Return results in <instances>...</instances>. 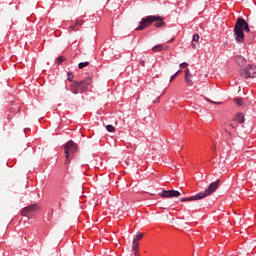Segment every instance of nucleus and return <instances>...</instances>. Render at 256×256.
I'll return each instance as SVG.
<instances>
[{
	"instance_id": "1",
	"label": "nucleus",
	"mask_w": 256,
	"mask_h": 256,
	"mask_svg": "<svg viewBox=\"0 0 256 256\" xmlns=\"http://www.w3.org/2000/svg\"><path fill=\"white\" fill-rule=\"evenodd\" d=\"M251 33L249 23L243 17H238L234 26V38L237 43H243L245 41V32Z\"/></svg>"
},
{
	"instance_id": "2",
	"label": "nucleus",
	"mask_w": 256,
	"mask_h": 256,
	"mask_svg": "<svg viewBox=\"0 0 256 256\" xmlns=\"http://www.w3.org/2000/svg\"><path fill=\"white\" fill-rule=\"evenodd\" d=\"M91 83H93V80L91 78H86L82 81H74L72 84H70L69 91L73 93V95H79V93H85L89 87H91Z\"/></svg>"
},
{
	"instance_id": "3",
	"label": "nucleus",
	"mask_w": 256,
	"mask_h": 256,
	"mask_svg": "<svg viewBox=\"0 0 256 256\" xmlns=\"http://www.w3.org/2000/svg\"><path fill=\"white\" fill-rule=\"evenodd\" d=\"M242 79H255L256 77V66L253 64L247 65L245 68L239 71Z\"/></svg>"
},
{
	"instance_id": "4",
	"label": "nucleus",
	"mask_w": 256,
	"mask_h": 256,
	"mask_svg": "<svg viewBox=\"0 0 256 256\" xmlns=\"http://www.w3.org/2000/svg\"><path fill=\"white\" fill-rule=\"evenodd\" d=\"M155 15L145 16L141 19L139 26L135 29L136 31H143L147 27H151L155 23Z\"/></svg>"
},
{
	"instance_id": "5",
	"label": "nucleus",
	"mask_w": 256,
	"mask_h": 256,
	"mask_svg": "<svg viewBox=\"0 0 256 256\" xmlns=\"http://www.w3.org/2000/svg\"><path fill=\"white\" fill-rule=\"evenodd\" d=\"M77 149H78L77 144H75L73 140L68 141L64 145L65 157H67L68 159L69 157H73L77 153Z\"/></svg>"
},
{
	"instance_id": "6",
	"label": "nucleus",
	"mask_w": 256,
	"mask_h": 256,
	"mask_svg": "<svg viewBox=\"0 0 256 256\" xmlns=\"http://www.w3.org/2000/svg\"><path fill=\"white\" fill-rule=\"evenodd\" d=\"M220 183L221 180L212 182L209 184L208 188H206L204 192H199L198 194L203 195L202 199H205V197H208V195H212V193H215L217 191Z\"/></svg>"
},
{
	"instance_id": "7",
	"label": "nucleus",
	"mask_w": 256,
	"mask_h": 256,
	"mask_svg": "<svg viewBox=\"0 0 256 256\" xmlns=\"http://www.w3.org/2000/svg\"><path fill=\"white\" fill-rule=\"evenodd\" d=\"M37 211H39V206L37 204L30 205L22 209L21 215L22 217H27V219H29V217H33Z\"/></svg>"
},
{
	"instance_id": "8",
	"label": "nucleus",
	"mask_w": 256,
	"mask_h": 256,
	"mask_svg": "<svg viewBox=\"0 0 256 256\" xmlns=\"http://www.w3.org/2000/svg\"><path fill=\"white\" fill-rule=\"evenodd\" d=\"M159 195L163 198L172 199L173 197H181V192L177 190H163Z\"/></svg>"
},
{
	"instance_id": "9",
	"label": "nucleus",
	"mask_w": 256,
	"mask_h": 256,
	"mask_svg": "<svg viewBox=\"0 0 256 256\" xmlns=\"http://www.w3.org/2000/svg\"><path fill=\"white\" fill-rule=\"evenodd\" d=\"M145 234L138 232L133 239V245H132V249L134 251V254L137 255V252L139 251V241H141V239H143V236Z\"/></svg>"
},
{
	"instance_id": "10",
	"label": "nucleus",
	"mask_w": 256,
	"mask_h": 256,
	"mask_svg": "<svg viewBox=\"0 0 256 256\" xmlns=\"http://www.w3.org/2000/svg\"><path fill=\"white\" fill-rule=\"evenodd\" d=\"M203 199V194H196L194 196H190V197H187V198H182L180 201L181 203H185L187 201H199Z\"/></svg>"
},
{
	"instance_id": "11",
	"label": "nucleus",
	"mask_w": 256,
	"mask_h": 256,
	"mask_svg": "<svg viewBox=\"0 0 256 256\" xmlns=\"http://www.w3.org/2000/svg\"><path fill=\"white\" fill-rule=\"evenodd\" d=\"M156 20H154V27L157 28H161L163 26H165V18L161 17V16H155Z\"/></svg>"
},
{
	"instance_id": "12",
	"label": "nucleus",
	"mask_w": 256,
	"mask_h": 256,
	"mask_svg": "<svg viewBox=\"0 0 256 256\" xmlns=\"http://www.w3.org/2000/svg\"><path fill=\"white\" fill-rule=\"evenodd\" d=\"M234 61L236 64L239 65V67H243L245 65V63H247V59H245V57H243L241 55H236L234 57Z\"/></svg>"
},
{
	"instance_id": "13",
	"label": "nucleus",
	"mask_w": 256,
	"mask_h": 256,
	"mask_svg": "<svg viewBox=\"0 0 256 256\" xmlns=\"http://www.w3.org/2000/svg\"><path fill=\"white\" fill-rule=\"evenodd\" d=\"M84 23L83 20H76L75 24L70 26V31H77V27H81Z\"/></svg>"
},
{
	"instance_id": "14",
	"label": "nucleus",
	"mask_w": 256,
	"mask_h": 256,
	"mask_svg": "<svg viewBox=\"0 0 256 256\" xmlns=\"http://www.w3.org/2000/svg\"><path fill=\"white\" fill-rule=\"evenodd\" d=\"M234 120H236L237 123H244L245 122V115L243 113H238L234 116Z\"/></svg>"
},
{
	"instance_id": "15",
	"label": "nucleus",
	"mask_w": 256,
	"mask_h": 256,
	"mask_svg": "<svg viewBox=\"0 0 256 256\" xmlns=\"http://www.w3.org/2000/svg\"><path fill=\"white\" fill-rule=\"evenodd\" d=\"M184 81L188 87H193V75L192 76H184Z\"/></svg>"
},
{
	"instance_id": "16",
	"label": "nucleus",
	"mask_w": 256,
	"mask_h": 256,
	"mask_svg": "<svg viewBox=\"0 0 256 256\" xmlns=\"http://www.w3.org/2000/svg\"><path fill=\"white\" fill-rule=\"evenodd\" d=\"M234 103L238 105V107H243V105H245L243 98L241 97L234 98Z\"/></svg>"
},
{
	"instance_id": "17",
	"label": "nucleus",
	"mask_w": 256,
	"mask_h": 256,
	"mask_svg": "<svg viewBox=\"0 0 256 256\" xmlns=\"http://www.w3.org/2000/svg\"><path fill=\"white\" fill-rule=\"evenodd\" d=\"M199 41V34H194L192 38V47L195 49L197 47V43Z\"/></svg>"
},
{
	"instance_id": "18",
	"label": "nucleus",
	"mask_w": 256,
	"mask_h": 256,
	"mask_svg": "<svg viewBox=\"0 0 256 256\" xmlns=\"http://www.w3.org/2000/svg\"><path fill=\"white\" fill-rule=\"evenodd\" d=\"M163 50V45H161V44H158V45H156V46H154L153 48H152V51L154 52V53H159V52H161Z\"/></svg>"
},
{
	"instance_id": "19",
	"label": "nucleus",
	"mask_w": 256,
	"mask_h": 256,
	"mask_svg": "<svg viewBox=\"0 0 256 256\" xmlns=\"http://www.w3.org/2000/svg\"><path fill=\"white\" fill-rule=\"evenodd\" d=\"M85 67H89V62H88V61H86V62H80V63L78 64V68H79V69H85Z\"/></svg>"
},
{
	"instance_id": "20",
	"label": "nucleus",
	"mask_w": 256,
	"mask_h": 256,
	"mask_svg": "<svg viewBox=\"0 0 256 256\" xmlns=\"http://www.w3.org/2000/svg\"><path fill=\"white\" fill-rule=\"evenodd\" d=\"M73 79H75V75H73V72H68L67 81H70V83H73Z\"/></svg>"
},
{
	"instance_id": "21",
	"label": "nucleus",
	"mask_w": 256,
	"mask_h": 256,
	"mask_svg": "<svg viewBox=\"0 0 256 256\" xmlns=\"http://www.w3.org/2000/svg\"><path fill=\"white\" fill-rule=\"evenodd\" d=\"M106 131H108V133H113L115 132V126L111 125V124H108L106 126Z\"/></svg>"
},
{
	"instance_id": "22",
	"label": "nucleus",
	"mask_w": 256,
	"mask_h": 256,
	"mask_svg": "<svg viewBox=\"0 0 256 256\" xmlns=\"http://www.w3.org/2000/svg\"><path fill=\"white\" fill-rule=\"evenodd\" d=\"M63 61H65V57H64V56H59V57L56 59L57 65H61V63H63Z\"/></svg>"
},
{
	"instance_id": "23",
	"label": "nucleus",
	"mask_w": 256,
	"mask_h": 256,
	"mask_svg": "<svg viewBox=\"0 0 256 256\" xmlns=\"http://www.w3.org/2000/svg\"><path fill=\"white\" fill-rule=\"evenodd\" d=\"M189 76H193V74H191V70H189V68H186L184 71V77H189Z\"/></svg>"
},
{
	"instance_id": "24",
	"label": "nucleus",
	"mask_w": 256,
	"mask_h": 256,
	"mask_svg": "<svg viewBox=\"0 0 256 256\" xmlns=\"http://www.w3.org/2000/svg\"><path fill=\"white\" fill-rule=\"evenodd\" d=\"M189 67V64L187 62H183L180 64V69H187Z\"/></svg>"
},
{
	"instance_id": "25",
	"label": "nucleus",
	"mask_w": 256,
	"mask_h": 256,
	"mask_svg": "<svg viewBox=\"0 0 256 256\" xmlns=\"http://www.w3.org/2000/svg\"><path fill=\"white\" fill-rule=\"evenodd\" d=\"M71 159H73V156L66 157L65 165H69V163H71Z\"/></svg>"
},
{
	"instance_id": "26",
	"label": "nucleus",
	"mask_w": 256,
	"mask_h": 256,
	"mask_svg": "<svg viewBox=\"0 0 256 256\" xmlns=\"http://www.w3.org/2000/svg\"><path fill=\"white\" fill-rule=\"evenodd\" d=\"M175 79H177V73L173 74L171 77H170V83L172 81H175Z\"/></svg>"
},
{
	"instance_id": "27",
	"label": "nucleus",
	"mask_w": 256,
	"mask_h": 256,
	"mask_svg": "<svg viewBox=\"0 0 256 256\" xmlns=\"http://www.w3.org/2000/svg\"><path fill=\"white\" fill-rule=\"evenodd\" d=\"M207 101H209V103H213L214 105H221V102H214V101L209 100V99H207Z\"/></svg>"
},
{
	"instance_id": "28",
	"label": "nucleus",
	"mask_w": 256,
	"mask_h": 256,
	"mask_svg": "<svg viewBox=\"0 0 256 256\" xmlns=\"http://www.w3.org/2000/svg\"><path fill=\"white\" fill-rule=\"evenodd\" d=\"M230 127H232V129H235V125L233 124H230Z\"/></svg>"
},
{
	"instance_id": "29",
	"label": "nucleus",
	"mask_w": 256,
	"mask_h": 256,
	"mask_svg": "<svg viewBox=\"0 0 256 256\" xmlns=\"http://www.w3.org/2000/svg\"><path fill=\"white\" fill-rule=\"evenodd\" d=\"M182 71L181 70H178L176 73H177V76L179 75V73H181Z\"/></svg>"
}]
</instances>
